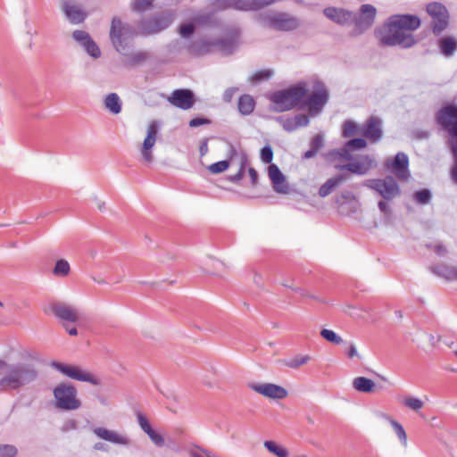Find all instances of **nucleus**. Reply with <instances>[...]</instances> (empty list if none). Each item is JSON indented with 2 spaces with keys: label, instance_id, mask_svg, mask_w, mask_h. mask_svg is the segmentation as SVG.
Masks as SVG:
<instances>
[{
  "label": "nucleus",
  "instance_id": "26",
  "mask_svg": "<svg viewBox=\"0 0 457 457\" xmlns=\"http://www.w3.org/2000/svg\"><path fill=\"white\" fill-rule=\"evenodd\" d=\"M436 120L444 129H448L457 124V107L446 105L436 113Z\"/></svg>",
  "mask_w": 457,
  "mask_h": 457
},
{
  "label": "nucleus",
  "instance_id": "9",
  "mask_svg": "<svg viewBox=\"0 0 457 457\" xmlns=\"http://www.w3.org/2000/svg\"><path fill=\"white\" fill-rule=\"evenodd\" d=\"M426 11L431 17L430 27L433 34L441 35L449 26L450 15L447 8L441 3L432 2L427 4Z\"/></svg>",
  "mask_w": 457,
  "mask_h": 457
},
{
  "label": "nucleus",
  "instance_id": "1",
  "mask_svg": "<svg viewBox=\"0 0 457 457\" xmlns=\"http://www.w3.org/2000/svg\"><path fill=\"white\" fill-rule=\"evenodd\" d=\"M3 377L0 378V391H19L35 382L38 370L35 364L29 362L7 363L2 369Z\"/></svg>",
  "mask_w": 457,
  "mask_h": 457
},
{
  "label": "nucleus",
  "instance_id": "48",
  "mask_svg": "<svg viewBox=\"0 0 457 457\" xmlns=\"http://www.w3.org/2000/svg\"><path fill=\"white\" fill-rule=\"evenodd\" d=\"M391 425L394 428L398 438L404 446L407 445V436L403 426L395 420H390Z\"/></svg>",
  "mask_w": 457,
  "mask_h": 457
},
{
  "label": "nucleus",
  "instance_id": "58",
  "mask_svg": "<svg viewBox=\"0 0 457 457\" xmlns=\"http://www.w3.org/2000/svg\"><path fill=\"white\" fill-rule=\"evenodd\" d=\"M427 247L433 249L439 256H444L447 253L445 246L441 243L436 245L435 246H432L431 245H427Z\"/></svg>",
  "mask_w": 457,
  "mask_h": 457
},
{
  "label": "nucleus",
  "instance_id": "53",
  "mask_svg": "<svg viewBox=\"0 0 457 457\" xmlns=\"http://www.w3.org/2000/svg\"><path fill=\"white\" fill-rule=\"evenodd\" d=\"M261 159L264 163H270L273 159V151L270 145H265L261 150Z\"/></svg>",
  "mask_w": 457,
  "mask_h": 457
},
{
  "label": "nucleus",
  "instance_id": "45",
  "mask_svg": "<svg viewBox=\"0 0 457 457\" xmlns=\"http://www.w3.org/2000/svg\"><path fill=\"white\" fill-rule=\"evenodd\" d=\"M403 403L404 406H406L407 408H409L414 411H419L424 406L423 401H421L419 398L412 397V396L405 397L403 401Z\"/></svg>",
  "mask_w": 457,
  "mask_h": 457
},
{
  "label": "nucleus",
  "instance_id": "64",
  "mask_svg": "<svg viewBox=\"0 0 457 457\" xmlns=\"http://www.w3.org/2000/svg\"><path fill=\"white\" fill-rule=\"evenodd\" d=\"M451 150H452V153L453 154V157H454V161L457 162V140L454 142V141H451Z\"/></svg>",
  "mask_w": 457,
  "mask_h": 457
},
{
  "label": "nucleus",
  "instance_id": "54",
  "mask_svg": "<svg viewBox=\"0 0 457 457\" xmlns=\"http://www.w3.org/2000/svg\"><path fill=\"white\" fill-rule=\"evenodd\" d=\"M151 5L152 2L150 0H134L132 8L137 12H144Z\"/></svg>",
  "mask_w": 457,
  "mask_h": 457
},
{
  "label": "nucleus",
  "instance_id": "10",
  "mask_svg": "<svg viewBox=\"0 0 457 457\" xmlns=\"http://www.w3.org/2000/svg\"><path fill=\"white\" fill-rule=\"evenodd\" d=\"M51 366L71 379L87 382L94 386L101 385V380L97 376L79 366L64 364L58 361H53Z\"/></svg>",
  "mask_w": 457,
  "mask_h": 457
},
{
  "label": "nucleus",
  "instance_id": "52",
  "mask_svg": "<svg viewBox=\"0 0 457 457\" xmlns=\"http://www.w3.org/2000/svg\"><path fill=\"white\" fill-rule=\"evenodd\" d=\"M17 448L12 445H0V457H14Z\"/></svg>",
  "mask_w": 457,
  "mask_h": 457
},
{
  "label": "nucleus",
  "instance_id": "40",
  "mask_svg": "<svg viewBox=\"0 0 457 457\" xmlns=\"http://www.w3.org/2000/svg\"><path fill=\"white\" fill-rule=\"evenodd\" d=\"M263 445L269 452H270L271 453L275 454L278 457L289 456L288 451L286 448L278 445L274 441H265Z\"/></svg>",
  "mask_w": 457,
  "mask_h": 457
},
{
  "label": "nucleus",
  "instance_id": "56",
  "mask_svg": "<svg viewBox=\"0 0 457 457\" xmlns=\"http://www.w3.org/2000/svg\"><path fill=\"white\" fill-rule=\"evenodd\" d=\"M278 120L282 122L283 129L286 131L292 132L296 129L295 120L293 118H287L283 120L282 118H278Z\"/></svg>",
  "mask_w": 457,
  "mask_h": 457
},
{
  "label": "nucleus",
  "instance_id": "38",
  "mask_svg": "<svg viewBox=\"0 0 457 457\" xmlns=\"http://www.w3.org/2000/svg\"><path fill=\"white\" fill-rule=\"evenodd\" d=\"M254 108V100L249 95L242 96L238 100V110L243 115L250 114Z\"/></svg>",
  "mask_w": 457,
  "mask_h": 457
},
{
  "label": "nucleus",
  "instance_id": "31",
  "mask_svg": "<svg viewBox=\"0 0 457 457\" xmlns=\"http://www.w3.org/2000/svg\"><path fill=\"white\" fill-rule=\"evenodd\" d=\"M94 434L101 439L109 441L113 444L128 445L129 444V440L128 437L119 435L118 433L108 430L104 428H96L93 430Z\"/></svg>",
  "mask_w": 457,
  "mask_h": 457
},
{
  "label": "nucleus",
  "instance_id": "28",
  "mask_svg": "<svg viewBox=\"0 0 457 457\" xmlns=\"http://www.w3.org/2000/svg\"><path fill=\"white\" fill-rule=\"evenodd\" d=\"M276 3V0H234L230 7L239 11H256Z\"/></svg>",
  "mask_w": 457,
  "mask_h": 457
},
{
  "label": "nucleus",
  "instance_id": "15",
  "mask_svg": "<svg viewBox=\"0 0 457 457\" xmlns=\"http://www.w3.org/2000/svg\"><path fill=\"white\" fill-rule=\"evenodd\" d=\"M248 386L254 392L271 399H284L287 396L286 388L271 383H249Z\"/></svg>",
  "mask_w": 457,
  "mask_h": 457
},
{
  "label": "nucleus",
  "instance_id": "2",
  "mask_svg": "<svg viewBox=\"0 0 457 457\" xmlns=\"http://www.w3.org/2000/svg\"><path fill=\"white\" fill-rule=\"evenodd\" d=\"M374 33L376 38L382 46H400L409 48L416 44L414 37L411 33L402 31L398 27L394 26L390 18L382 27L377 28Z\"/></svg>",
  "mask_w": 457,
  "mask_h": 457
},
{
  "label": "nucleus",
  "instance_id": "18",
  "mask_svg": "<svg viewBox=\"0 0 457 457\" xmlns=\"http://www.w3.org/2000/svg\"><path fill=\"white\" fill-rule=\"evenodd\" d=\"M323 13L328 19L341 26L351 24L355 19L353 12L343 8L327 7Z\"/></svg>",
  "mask_w": 457,
  "mask_h": 457
},
{
  "label": "nucleus",
  "instance_id": "6",
  "mask_svg": "<svg viewBox=\"0 0 457 457\" xmlns=\"http://www.w3.org/2000/svg\"><path fill=\"white\" fill-rule=\"evenodd\" d=\"M214 48L225 54H230L234 49V42L231 39L223 38L213 41L199 39L193 41L187 46V51L193 55L200 56L212 52Z\"/></svg>",
  "mask_w": 457,
  "mask_h": 457
},
{
  "label": "nucleus",
  "instance_id": "17",
  "mask_svg": "<svg viewBox=\"0 0 457 457\" xmlns=\"http://www.w3.org/2000/svg\"><path fill=\"white\" fill-rule=\"evenodd\" d=\"M374 166V159L370 155H363L361 156L356 162H348L344 165H336V169L339 170H348L358 175H364Z\"/></svg>",
  "mask_w": 457,
  "mask_h": 457
},
{
  "label": "nucleus",
  "instance_id": "5",
  "mask_svg": "<svg viewBox=\"0 0 457 457\" xmlns=\"http://www.w3.org/2000/svg\"><path fill=\"white\" fill-rule=\"evenodd\" d=\"M55 406L63 411H75L82 406L76 387L69 383H61L54 389Z\"/></svg>",
  "mask_w": 457,
  "mask_h": 457
},
{
  "label": "nucleus",
  "instance_id": "36",
  "mask_svg": "<svg viewBox=\"0 0 457 457\" xmlns=\"http://www.w3.org/2000/svg\"><path fill=\"white\" fill-rule=\"evenodd\" d=\"M353 388L361 393H371L376 386L375 383L365 377H357L353 380Z\"/></svg>",
  "mask_w": 457,
  "mask_h": 457
},
{
  "label": "nucleus",
  "instance_id": "60",
  "mask_svg": "<svg viewBox=\"0 0 457 457\" xmlns=\"http://www.w3.org/2000/svg\"><path fill=\"white\" fill-rule=\"evenodd\" d=\"M248 173L251 178L252 186H255L258 181V173L253 168L248 169Z\"/></svg>",
  "mask_w": 457,
  "mask_h": 457
},
{
  "label": "nucleus",
  "instance_id": "21",
  "mask_svg": "<svg viewBox=\"0 0 457 457\" xmlns=\"http://www.w3.org/2000/svg\"><path fill=\"white\" fill-rule=\"evenodd\" d=\"M382 121L379 118L371 116L370 117L365 125L361 127V135L372 143H376L380 140L383 135L382 131Z\"/></svg>",
  "mask_w": 457,
  "mask_h": 457
},
{
  "label": "nucleus",
  "instance_id": "62",
  "mask_svg": "<svg viewBox=\"0 0 457 457\" xmlns=\"http://www.w3.org/2000/svg\"><path fill=\"white\" fill-rule=\"evenodd\" d=\"M349 150L350 149H348L346 146L343 149H340V151H339L340 156L345 160H351L352 155L350 154Z\"/></svg>",
  "mask_w": 457,
  "mask_h": 457
},
{
  "label": "nucleus",
  "instance_id": "50",
  "mask_svg": "<svg viewBox=\"0 0 457 457\" xmlns=\"http://www.w3.org/2000/svg\"><path fill=\"white\" fill-rule=\"evenodd\" d=\"M273 74V71L271 70H262L255 72L251 77V81L253 83H257L262 80H268Z\"/></svg>",
  "mask_w": 457,
  "mask_h": 457
},
{
  "label": "nucleus",
  "instance_id": "25",
  "mask_svg": "<svg viewBox=\"0 0 457 457\" xmlns=\"http://www.w3.org/2000/svg\"><path fill=\"white\" fill-rule=\"evenodd\" d=\"M392 24L402 31H414L420 26V20L416 15L403 14L391 16Z\"/></svg>",
  "mask_w": 457,
  "mask_h": 457
},
{
  "label": "nucleus",
  "instance_id": "22",
  "mask_svg": "<svg viewBox=\"0 0 457 457\" xmlns=\"http://www.w3.org/2000/svg\"><path fill=\"white\" fill-rule=\"evenodd\" d=\"M268 175L277 193L287 194L288 192L289 186L286 182V177L276 164H270L269 166Z\"/></svg>",
  "mask_w": 457,
  "mask_h": 457
},
{
  "label": "nucleus",
  "instance_id": "14",
  "mask_svg": "<svg viewBox=\"0 0 457 457\" xmlns=\"http://www.w3.org/2000/svg\"><path fill=\"white\" fill-rule=\"evenodd\" d=\"M159 132V123L156 120H152L148 127L146 131V137L143 142L142 147H141V155L145 162H152L154 160V156L152 154V148L155 145L157 135Z\"/></svg>",
  "mask_w": 457,
  "mask_h": 457
},
{
  "label": "nucleus",
  "instance_id": "24",
  "mask_svg": "<svg viewBox=\"0 0 457 457\" xmlns=\"http://www.w3.org/2000/svg\"><path fill=\"white\" fill-rule=\"evenodd\" d=\"M268 175L277 193L287 194L288 192L289 186L286 182V177L276 164H270L269 166Z\"/></svg>",
  "mask_w": 457,
  "mask_h": 457
},
{
  "label": "nucleus",
  "instance_id": "46",
  "mask_svg": "<svg viewBox=\"0 0 457 457\" xmlns=\"http://www.w3.org/2000/svg\"><path fill=\"white\" fill-rule=\"evenodd\" d=\"M431 193L428 189H421L415 192L413 199L420 204H428L431 200Z\"/></svg>",
  "mask_w": 457,
  "mask_h": 457
},
{
  "label": "nucleus",
  "instance_id": "11",
  "mask_svg": "<svg viewBox=\"0 0 457 457\" xmlns=\"http://www.w3.org/2000/svg\"><path fill=\"white\" fill-rule=\"evenodd\" d=\"M173 21V15L167 12L142 20L138 24L139 33L146 36L167 29Z\"/></svg>",
  "mask_w": 457,
  "mask_h": 457
},
{
  "label": "nucleus",
  "instance_id": "34",
  "mask_svg": "<svg viewBox=\"0 0 457 457\" xmlns=\"http://www.w3.org/2000/svg\"><path fill=\"white\" fill-rule=\"evenodd\" d=\"M440 53L445 57L452 56L457 50V41L453 37H443L437 42Z\"/></svg>",
  "mask_w": 457,
  "mask_h": 457
},
{
  "label": "nucleus",
  "instance_id": "19",
  "mask_svg": "<svg viewBox=\"0 0 457 457\" xmlns=\"http://www.w3.org/2000/svg\"><path fill=\"white\" fill-rule=\"evenodd\" d=\"M50 308L53 313L62 320L76 323L79 320L78 311L68 303L55 302L51 304Z\"/></svg>",
  "mask_w": 457,
  "mask_h": 457
},
{
  "label": "nucleus",
  "instance_id": "27",
  "mask_svg": "<svg viewBox=\"0 0 457 457\" xmlns=\"http://www.w3.org/2000/svg\"><path fill=\"white\" fill-rule=\"evenodd\" d=\"M137 418L139 427L149 436L152 443L158 447H163L165 445L164 437L153 429L146 417L143 413L138 412Z\"/></svg>",
  "mask_w": 457,
  "mask_h": 457
},
{
  "label": "nucleus",
  "instance_id": "4",
  "mask_svg": "<svg viewBox=\"0 0 457 457\" xmlns=\"http://www.w3.org/2000/svg\"><path fill=\"white\" fill-rule=\"evenodd\" d=\"M309 90L304 82L285 90H280L273 94L271 100L278 105V111L285 112L296 106L302 108V101L307 96Z\"/></svg>",
  "mask_w": 457,
  "mask_h": 457
},
{
  "label": "nucleus",
  "instance_id": "12",
  "mask_svg": "<svg viewBox=\"0 0 457 457\" xmlns=\"http://www.w3.org/2000/svg\"><path fill=\"white\" fill-rule=\"evenodd\" d=\"M328 99V92L322 83H317L315 91L302 101V109L308 108L312 114L319 113Z\"/></svg>",
  "mask_w": 457,
  "mask_h": 457
},
{
  "label": "nucleus",
  "instance_id": "42",
  "mask_svg": "<svg viewBox=\"0 0 457 457\" xmlns=\"http://www.w3.org/2000/svg\"><path fill=\"white\" fill-rule=\"evenodd\" d=\"M71 267L69 262L64 259H60L56 262L53 274L56 277H66L69 275Z\"/></svg>",
  "mask_w": 457,
  "mask_h": 457
},
{
  "label": "nucleus",
  "instance_id": "43",
  "mask_svg": "<svg viewBox=\"0 0 457 457\" xmlns=\"http://www.w3.org/2000/svg\"><path fill=\"white\" fill-rule=\"evenodd\" d=\"M310 355H298L286 361V366L291 369H298L311 361Z\"/></svg>",
  "mask_w": 457,
  "mask_h": 457
},
{
  "label": "nucleus",
  "instance_id": "59",
  "mask_svg": "<svg viewBox=\"0 0 457 457\" xmlns=\"http://www.w3.org/2000/svg\"><path fill=\"white\" fill-rule=\"evenodd\" d=\"M210 120L204 118H195L189 121V126L192 128L198 127L204 124H209Z\"/></svg>",
  "mask_w": 457,
  "mask_h": 457
},
{
  "label": "nucleus",
  "instance_id": "20",
  "mask_svg": "<svg viewBox=\"0 0 457 457\" xmlns=\"http://www.w3.org/2000/svg\"><path fill=\"white\" fill-rule=\"evenodd\" d=\"M168 101L174 106L182 110L190 109L195 103L194 94L188 89H176Z\"/></svg>",
  "mask_w": 457,
  "mask_h": 457
},
{
  "label": "nucleus",
  "instance_id": "49",
  "mask_svg": "<svg viewBox=\"0 0 457 457\" xmlns=\"http://www.w3.org/2000/svg\"><path fill=\"white\" fill-rule=\"evenodd\" d=\"M228 167L229 162L228 161H220L211 164L208 167V170L212 174H218L225 171Z\"/></svg>",
  "mask_w": 457,
  "mask_h": 457
},
{
  "label": "nucleus",
  "instance_id": "29",
  "mask_svg": "<svg viewBox=\"0 0 457 457\" xmlns=\"http://www.w3.org/2000/svg\"><path fill=\"white\" fill-rule=\"evenodd\" d=\"M408 165V156L403 153H398L391 164V170L399 179L406 180L410 176Z\"/></svg>",
  "mask_w": 457,
  "mask_h": 457
},
{
  "label": "nucleus",
  "instance_id": "13",
  "mask_svg": "<svg viewBox=\"0 0 457 457\" xmlns=\"http://www.w3.org/2000/svg\"><path fill=\"white\" fill-rule=\"evenodd\" d=\"M377 14L376 8L369 4H362L360 8V14H355L353 23L355 25L357 34H361L372 27Z\"/></svg>",
  "mask_w": 457,
  "mask_h": 457
},
{
  "label": "nucleus",
  "instance_id": "30",
  "mask_svg": "<svg viewBox=\"0 0 457 457\" xmlns=\"http://www.w3.org/2000/svg\"><path fill=\"white\" fill-rule=\"evenodd\" d=\"M62 9L68 20L73 24L83 22L87 17V13L79 5L70 4L69 2H63Z\"/></svg>",
  "mask_w": 457,
  "mask_h": 457
},
{
  "label": "nucleus",
  "instance_id": "8",
  "mask_svg": "<svg viewBox=\"0 0 457 457\" xmlns=\"http://www.w3.org/2000/svg\"><path fill=\"white\" fill-rule=\"evenodd\" d=\"M363 186L376 191L385 200L390 201L401 195V189L395 178L371 179L363 182Z\"/></svg>",
  "mask_w": 457,
  "mask_h": 457
},
{
  "label": "nucleus",
  "instance_id": "16",
  "mask_svg": "<svg viewBox=\"0 0 457 457\" xmlns=\"http://www.w3.org/2000/svg\"><path fill=\"white\" fill-rule=\"evenodd\" d=\"M72 38L78 42L92 58L98 59L101 56L100 48L87 31L74 30Z\"/></svg>",
  "mask_w": 457,
  "mask_h": 457
},
{
  "label": "nucleus",
  "instance_id": "41",
  "mask_svg": "<svg viewBox=\"0 0 457 457\" xmlns=\"http://www.w3.org/2000/svg\"><path fill=\"white\" fill-rule=\"evenodd\" d=\"M149 57L147 52L139 51L132 54L129 58L124 62L125 66L133 67L145 62Z\"/></svg>",
  "mask_w": 457,
  "mask_h": 457
},
{
  "label": "nucleus",
  "instance_id": "7",
  "mask_svg": "<svg viewBox=\"0 0 457 457\" xmlns=\"http://www.w3.org/2000/svg\"><path fill=\"white\" fill-rule=\"evenodd\" d=\"M265 26L279 31L295 30L300 26L299 20L287 12H267L261 15Z\"/></svg>",
  "mask_w": 457,
  "mask_h": 457
},
{
  "label": "nucleus",
  "instance_id": "51",
  "mask_svg": "<svg viewBox=\"0 0 457 457\" xmlns=\"http://www.w3.org/2000/svg\"><path fill=\"white\" fill-rule=\"evenodd\" d=\"M345 146L350 149H363L367 146L366 140L363 138H353L346 142Z\"/></svg>",
  "mask_w": 457,
  "mask_h": 457
},
{
  "label": "nucleus",
  "instance_id": "39",
  "mask_svg": "<svg viewBox=\"0 0 457 457\" xmlns=\"http://www.w3.org/2000/svg\"><path fill=\"white\" fill-rule=\"evenodd\" d=\"M361 134V128L353 120H345L343 124L342 135L344 137H352Z\"/></svg>",
  "mask_w": 457,
  "mask_h": 457
},
{
  "label": "nucleus",
  "instance_id": "33",
  "mask_svg": "<svg viewBox=\"0 0 457 457\" xmlns=\"http://www.w3.org/2000/svg\"><path fill=\"white\" fill-rule=\"evenodd\" d=\"M430 270L446 280H457V266L441 263L430 267Z\"/></svg>",
  "mask_w": 457,
  "mask_h": 457
},
{
  "label": "nucleus",
  "instance_id": "44",
  "mask_svg": "<svg viewBox=\"0 0 457 457\" xmlns=\"http://www.w3.org/2000/svg\"><path fill=\"white\" fill-rule=\"evenodd\" d=\"M247 165L248 158L246 155L243 154L240 159L238 171L236 174L229 176V180L233 183H237L238 181H240L244 177L245 170Z\"/></svg>",
  "mask_w": 457,
  "mask_h": 457
},
{
  "label": "nucleus",
  "instance_id": "32",
  "mask_svg": "<svg viewBox=\"0 0 457 457\" xmlns=\"http://www.w3.org/2000/svg\"><path fill=\"white\" fill-rule=\"evenodd\" d=\"M349 179L347 174H339L328 179L319 189V195L326 197L329 195L338 186Z\"/></svg>",
  "mask_w": 457,
  "mask_h": 457
},
{
  "label": "nucleus",
  "instance_id": "55",
  "mask_svg": "<svg viewBox=\"0 0 457 457\" xmlns=\"http://www.w3.org/2000/svg\"><path fill=\"white\" fill-rule=\"evenodd\" d=\"M293 119L295 120L296 129H298L300 127H305L310 122L308 116L306 114H303V113L295 115V117H293Z\"/></svg>",
  "mask_w": 457,
  "mask_h": 457
},
{
  "label": "nucleus",
  "instance_id": "63",
  "mask_svg": "<svg viewBox=\"0 0 457 457\" xmlns=\"http://www.w3.org/2000/svg\"><path fill=\"white\" fill-rule=\"evenodd\" d=\"M451 178L453 181L457 184V162H454V165L451 170Z\"/></svg>",
  "mask_w": 457,
  "mask_h": 457
},
{
  "label": "nucleus",
  "instance_id": "37",
  "mask_svg": "<svg viewBox=\"0 0 457 457\" xmlns=\"http://www.w3.org/2000/svg\"><path fill=\"white\" fill-rule=\"evenodd\" d=\"M311 149L306 151L303 158L304 159H311L314 157L317 153L323 147L324 142H323V137L321 134L315 135L312 140H311Z\"/></svg>",
  "mask_w": 457,
  "mask_h": 457
},
{
  "label": "nucleus",
  "instance_id": "3",
  "mask_svg": "<svg viewBox=\"0 0 457 457\" xmlns=\"http://www.w3.org/2000/svg\"><path fill=\"white\" fill-rule=\"evenodd\" d=\"M137 34V32L133 26L123 22L119 17L112 18L109 36L114 49L118 53L127 55L130 42Z\"/></svg>",
  "mask_w": 457,
  "mask_h": 457
},
{
  "label": "nucleus",
  "instance_id": "23",
  "mask_svg": "<svg viewBox=\"0 0 457 457\" xmlns=\"http://www.w3.org/2000/svg\"><path fill=\"white\" fill-rule=\"evenodd\" d=\"M268 175L277 193L287 194L288 192L289 186L286 182V177L276 164H270L269 166Z\"/></svg>",
  "mask_w": 457,
  "mask_h": 457
},
{
  "label": "nucleus",
  "instance_id": "57",
  "mask_svg": "<svg viewBox=\"0 0 457 457\" xmlns=\"http://www.w3.org/2000/svg\"><path fill=\"white\" fill-rule=\"evenodd\" d=\"M179 30L182 37H188L195 31V26L192 23L181 24Z\"/></svg>",
  "mask_w": 457,
  "mask_h": 457
},
{
  "label": "nucleus",
  "instance_id": "35",
  "mask_svg": "<svg viewBox=\"0 0 457 457\" xmlns=\"http://www.w3.org/2000/svg\"><path fill=\"white\" fill-rule=\"evenodd\" d=\"M104 105L111 113L116 115L121 112L122 102L116 93H110L105 96Z\"/></svg>",
  "mask_w": 457,
  "mask_h": 457
},
{
  "label": "nucleus",
  "instance_id": "47",
  "mask_svg": "<svg viewBox=\"0 0 457 457\" xmlns=\"http://www.w3.org/2000/svg\"><path fill=\"white\" fill-rule=\"evenodd\" d=\"M320 336L327 341L335 345H340L344 342L341 337L336 334L333 330L328 328H323L320 331Z\"/></svg>",
  "mask_w": 457,
  "mask_h": 457
},
{
  "label": "nucleus",
  "instance_id": "61",
  "mask_svg": "<svg viewBox=\"0 0 457 457\" xmlns=\"http://www.w3.org/2000/svg\"><path fill=\"white\" fill-rule=\"evenodd\" d=\"M347 356L349 358H353V357H356L358 356V353H357V350H356V347L354 345V344H351L349 345V348H348V351H347Z\"/></svg>",
  "mask_w": 457,
  "mask_h": 457
}]
</instances>
